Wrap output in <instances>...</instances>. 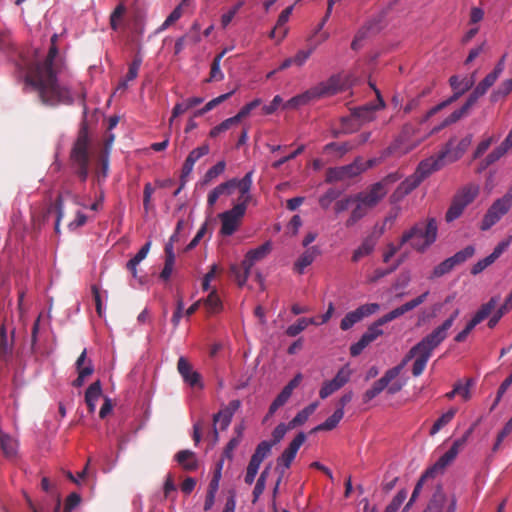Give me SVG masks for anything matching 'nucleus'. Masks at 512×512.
<instances>
[{"label":"nucleus","mask_w":512,"mask_h":512,"mask_svg":"<svg viewBox=\"0 0 512 512\" xmlns=\"http://www.w3.org/2000/svg\"><path fill=\"white\" fill-rule=\"evenodd\" d=\"M343 416L344 411L342 409H336L330 417H328L323 423L316 426L312 432L333 430L339 424Z\"/></svg>","instance_id":"33"},{"label":"nucleus","mask_w":512,"mask_h":512,"mask_svg":"<svg viewBox=\"0 0 512 512\" xmlns=\"http://www.w3.org/2000/svg\"><path fill=\"white\" fill-rule=\"evenodd\" d=\"M312 323L313 319L299 318L295 324H292L287 328L286 334L290 337H295Z\"/></svg>","instance_id":"49"},{"label":"nucleus","mask_w":512,"mask_h":512,"mask_svg":"<svg viewBox=\"0 0 512 512\" xmlns=\"http://www.w3.org/2000/svg\"><path fill=\"white\" fill-rule=\"evenodd\" d=\"M465 208L466 207L463 204L459 203L456 199L453 198L451 205L445 214V220L447 222H452L458 219L462 215Z\"/></svg>","instance_id":"44"},{"label":"nucleus","mask_w":512,"mask_h":512,"mask_svg":"<svg viewBox=\"0 0 512 512\" xmlns=\"http://www.w3.org/2000/svg\"><path fill=\"white\" fill-rule=\"evenodd\" d=\"M293 429L290 427V424L280 423L275 427V429L272 432V440L269 441L270 443H273V446L277 443H279L285 436L288 430Z\"/></svg>","instance_id":"60"},{"label":"nucleus","mask_w":512,"mask_h":512,"mask_svg":"<svg viewBox=\"0 0 512 512\" xmlns=\"http://www.w3.org/2000/svg\"><path fill=\"white\" fill-rule=\"evenodd\" d=\"M315 101L314 97H312L311 90L298 94L291 99H289L286 103L283 104L284 109H297L301 106L307 105L308 103Z\"/></svg>","instance_id":"30"},{"label":"nucleus","mask_w":512,"mask_h":512,"mask_svg":"<svg viewBox=\"0 0 512 512\" xmlns=\"http://www.w3.org/2000/svg\"><path fill=\"white\" fill-rule=\"evenodd\" d=\"M386 194L387 188H383V183H375L367 191L357 194L354 201L361 202L370 210L375 207Z\"/></svg>","instance_id":"15"},{"label":"nucleus","mask_w":512,"mask_h":512,"mask_svg":"<svg viewBox=\"0 0 512 512\" xmlns=\"http://www.w3.org/2000/svg\"><path fill=\"white\" fill-rule=\"evenodd\" d=\"M475 253V248L472 245L466 246L464 249L458 251L453 256L449 257L454 267L464 263L471 258Z\"/></svg>","instance_id":"39"},{"label":"nucleus","mask_w":512,"mask_h":512,"mask_svg":"<svg viewBox=\"0 0 512 512\" xmlns=\"http://www.w3.org/2000/svg\"><path fill=\"white\" fill-rule=\"evenodd\" d=\"M446 163L448 162L445 157H442V152L440 151L437 156L421 161L415 171V174L418 177H421V181H423L433 172L440 170Z\"/></svg>","instance_id":"17"},{"label":"nucleus","mask_w":512,"mask_h":512,"mask_svg":"<svg viewBox=\"0 0 512 512\" xmlns=\"http://www.w3.org/2000/svg\"><path fill=\"white\" fill-rule=\"evenodd\" d=\"M204 307L208 314H217L222 311L223 304L216 291L213 289L203 301Z\"/></svg>","instance_id":"31"},{"label":"nucleus","mask_w":512,"mask_h":512,"mask_svg":"<svg viewBox=\"0 0 512 512\" xmlns=\"http://www.w3.org/2000/svg\"><path fill=\"white\" fill-rule=\"evenodd\" d=\"M454 269V265L449 258L442 261L440 264L434 267L431 278H439Z\"/></svg>","instance_id":"55"},{"label":"nucleus","mask_w":512,"mask_h":512,"mask_svg":"<svg viewBox=\"0 0 512 512\" xmlns=\"http://www.w3.org/2000/svg\"><path fill=\"white\" fill-rule=\"evenodd\" d=\"M226 52H227V50L222 51L220 54H218L213 59L212 64H211L210 79H209V81H211V80L219 81V80H222L224 78V74L222 73V71L220 69V62H221V59L223 58V56L225 55Z\"/></svg>","instance_id":"50"},{"label":"nucleus","mask_w":512,"mask_h":512,"mask_svg":"<svg viewBox=\"0 0 512 512\" xmlns=\"http://www.w3.org/2000/svg\"><path fill=\"white\" fill-rule=\"evenodd\" d=\"M369 209L362 204L361 202H357L355 208L352 210L350 217L347 219L345 225L347 227L354 226L360 219H362L367 213Z\"/></svg>","instance_id":"42"},{"label":"nucleus","mask_w":512,"mask_h":512,"mask_svg":"<svg viewBox=\"0 0 512 512\" xmlns=\"http://www.w3.org/2000/svg\"><path fill=\"white\" fill-rule=\"evenodd\" d=\"M407 497L406 490H400L387 505L384 512H397Z\"/></svg>","instance_id":"54"},{"label":"nucleus","mask_w":512,"mask_h":512,"mask_svg":"<svg viewBox=\"0 0 512 512\" xmlns=\"http://www.w3.org/2000/svg\"><path fill=\"white\" fill-rule=\"evenodd\" d=\"M409 311V307L406 305V303H404L403 305L393 309L392 311L380 317L378 319V324H386L388 322H391Z\"/></svg>","instance_id":"43"},{"label":"nucleus","mask_w":512,"mask_h":512,"mask_svg":"<svg viewBox=\"0 0 512 512\" xmlns=\"http://www.w3.org/2000/svg\"><path fill=\"white\" fill-rule=\"evenodd\" d=\"M56 42L57 35L54 34L46 57L32 63L25 75V83L37 92L41 103L51 107L71 105L74 102L71 90L58 82V75L65 69V62L59 55Z\"/></svg>","instance_id":"1"},{"label":"nucleus","mask_w":512,"mask_h":512,"mask_svg":"<svg viewBox=\"0 0 512 512\" xmlns=\"http://www.w3.org/2000/svg\"><path fill=\"white\" fill-rule=\"evenodd\" d=\"M175 461L187 472L196 471L199 461L196 454L191 450H180L174 456Z\"/></svg>","instance_id":"20"},{"label":"nucleus","mask_w":512,"mask_h":512,"mask_svg":"<svg viewBox=\"0 0 512 512\" xmlns=\"http://www.w3.org/2000/svg\"><path fill=\"white\" fill-rule=\"evenodd\" d=\"M226 168L225 161H219L214 166H212L204 175V183H209L219 175H221Z\"/></svg>","instance_id":"53"},{"label":"nucleus","mask_w":512,"mask_h":512,"mask_svg":"<svg viewBox=\"0 0 512 512\" xmlns=\"http://www.w3.org/2000/svg\"><path fill=\"white\" fill-rule=\"evenodd\" d=\"M380 309L378 303H367L359 306L354 311L348 312L341 320L340 328L343 331L349 330L356 323L360 322L363 318L376 313Z\"/></svg>","instance_id":"12"},{"label":"nucleus","mask_w":512,"mask_h":512,"mask_svg":"<svg viewBox=\"0 0 512 512\" xmlns=\"http://www.w3.org/2000/svg\"><path fill=\"white\" fill-rule=\"evenodd\" d=\"M377 104L369 103L351 109L350 117H342L341 123L344 133L356 131L361 124L371 122L375 118V111L385 107V102L379 90H376Z\"/></svg>","instance_id":"4"},{"label":"nucleus","mask_w":512,"mask_h":512,"mask_svg":"<svg viewBox=\"0 0 512 512\" xmlns=\"http://www.w3.org/2000/svg\"><path fill=\"white\" fill-rule=\"evenodd\" d=\"M383 325L384 324H378L377 319L368 327L367 331L361 336V338L364 339V341L369 345L383 334V330L380 328Z\"/></svg>","instance_id":"45"},{"label":"nucleus","mask_w":512,"mask_h":512,"mask_svg":"<svg viewBox=\"0 0 512 512\" xmlns=\"http://www.w3.org/2000/svg\"><path fill=\"white\" fill-rule=\"evenodd\" d=\"M478 194L479 186L475 184H468L459 189L453 198L456 199L459 203L463 204L465 207H467L475 200Z\"/></svg>","instance_id":"23"},{"label":"nucleus","mask_w":512,"mask_h":512,"mask_svg":"<svg viewBox=\"0 0 512 512\" xmlns=\"http://www.w3.org/2000/svg\"><path fill=\"white\" fill-rule=\"evenodd\" d=\"M251 200H241L237 202L230 210L224 211L218 215L221 220L220 233L223 236L234 234L242 223L247 206Z\"/></svg>","instance_id":"6"},{"label":"nucleus","mask_w":512,"mask_h":512,"mask_svg":"<svg viewBox=\"0 0 512 512\" xmlns=\"http://www.w3.org/2000/svg\"><path fill=\"white\" fill-rule=\"evenodd\" d=\"M243 5L244 1L240 0L231 9H229L228 12L224 13L221 16V24L223 27H227L231 23L232 19L237 14V12L242 8Z\"/></svg>","instance_id":"63"},{"label":"nucleus","mask_w":512,"mask_h":512,"mask_svg":"<svg viewBox=\"0 0 512 512\" xmlns=\"http://www.w3.org/2000/svg\"><path fill=\"white\" fill-rule=\"evenodd\" d=\"M438 346V343L435 342V340L428 334L409 350L398 365L389 370L392 373L394 372L395 376L398 377L407 363L415 358L412 367V374L413 376L418 377L424 372L427 362L432 356L433 350Z\"/></svg>","instance_id":"3"},{"label":"nucleus","mask_w":512,"mask_h":512,"mask_svg":"<svg viewBox=\"0 0 512 512\" xmlns=\"http://www.w3.org/2000/svg\"><path fill=\"white\" fill-rule=\"evenodd\" d=\"M89 137L86 130L82 129L72 147L70 159L75 167V173L81 181H86L89 174Z\"/></svg>","instance_id":"5"},{"label":"nucleus","mask_w":512,"mask_h":512,"mask_svg":"<svg viewBox=\"0 0 512 512\" xmlns=\"http://www.w3.org/2000/svg\"><path fill=\"white\" fill-rule=\"evenodd\" d=\"M421 182V177H418L414 173L399 184L393 194V197L396 199L403 198L404 196L411 193L414 189H416Z\"/></svg>","instance_id":"24"},{"label":"nucleus","mask_w":512,"mask_h":512,"mask_svg":"<svg viewBox=\"0 0 512 512\" xmlns=\"http://www.w3.org/2000/svg\"><path fill=\"white\" fill-rule=\"evenodd\" d=\"M261 99L257 98V99H254L253 101L247 103L246 105H244L240 110L239 112L234 116L235 119H237L238 122L241 121V119L247 117L251 111H253L255 108H257L258 106L261 105Z\"/></svg>","instance_id":"59"},{"label":"nucleus","mask_w":512,"mask_h":512,"mask_svg":"<svg viewBox=\"0 0 512 512\" xmlns=\"http://www.w3.org/2000/svg\"><path fill=\"white\" fill-rule=\"evenodd\" d=\"M512 92V79H506L500 86L491 94V101L497 102L500 98L506 97Z\"/></svg>","instance_id":"48"},{"label":"nucleus","mask_w":512,"mask_h":512,"mask_svg":"<svg viewBox=\"0 0 512 512\" xmlns=\"http://www.w3.org/2000/svg\"><path fill=\"white\" fill-rule=\"evenodd\" d=\"M317 407H318V403L313 402V403L309 404L308 406H306L301 411H299L296 414V416L289 422L290 427H292L294 429L300 425H303L308 420V418L315 412Z\"/></svg>","instance_id":"34"},{"label":"nucleus","mask_w":512,"mask_h":512,"mask_svg":"<svg viewBox=\"0 0 512 512\" xmlns=\"http://www.w3.org/2000/svg\"><path fill=\"white\" fill-rule=\"evenodd\" d=\"M102 385L100 380H97L89 385L85 392V403L88 407L89 413L93 414L96 410V403L101 397Z\"/></svg>","instance_id":"22"},{"label":"nucleus","mask_w":512,"mask_h":512,"mask_svg":"<svg viewBox=\"0 0 512 512\" xmlns=\"http://www.w3.org/2000/svg\"><path fill=\"white\" fill-rule=\"evenodd\" d=\"M314 100L330 97L345 90V82L340 74L332 75L326 81L310 88Z\"/></svg>","instance_id":"11"},{"label":"nucleus","mask_w":512,"mask_h":512,"mask_svg":"<svg viewBox=\"0 0 512 512\" xmlns=\"http://www.w3.org/2000/svg\"><path fill=\"white\" fill-rule=\"evenodd\" d=\"M477 426V423H474L470 426V428L464 433V435L452 443L451 447L449 448L451 451H453L456 455L459 454V452L464 448L466 445L469 437L472 435L473 431L475 430Z\"/></svg>","instance_id":"47"},{"label":"nucleus","mask_w":512,"mask_h":512,"mask_svg":"<svg viewBox=\"0 0 512 512\" xmlns=\"http://www.w3.org/2000/svg\"><path fill=\"white\" fill-rule=\"evenodd\" d=\"M511 243L512 235L508 236L506 239L499 242L490 255H488L484 259L479 260L472 266L471 274L477 275L484 271L488 266L493 264L502 255L503 252L507 250Z\"/></svg>","instance_id":"14"},{"label":"nucleus","mask_w":512,"mask_h":512,"mask_svg":"<svg viewBox=\"0 0 512 512\" xmlns=\"http://www.w3.org/2000/svg\"><path fill=\"white\" fill-rule=\"evenodd\" d=\"M320 251L316 246L308 248L304 253L300 255L297 261L294 263V270L298 274H303L306 267L311 265Z\"/></svg>","instance_id":"25"},{"label":"nucleus","mask_w":512,"mask_h":512,"mask_svg":"<svg viewBox=\"0 0 512 512\" xmlns=\"http://www.w3.org/2000/svg\"><path fill=\"white\" fill-rule=\"evenodd\" d=\"M0 447L5 457L13 458L17 454V441L10 435L0 432Z\"/></svg>","instance_id":"28"},{"label":"nucleus","mask_w":512,"mask_h":512,"mask_svg":"<svg viewBox=\"0 0 512 512\" xmlns=\"http://www.w3.org/2000/svg\"><path fill=\"white\" fill-rule=\"evenodd\" d=\"M457 455L451 451L450 449L445 452L438 460L437 462L430 468L429 470H432V473L435 475L437 473H442L447 466H449L455 459Z\"/></svg>","instance_id":"35"},{"label":"nucleus","mask_w":512,"mask_h":512,"mask_svg":"<svg viewBox=\"0 0 512 512\" xmlns=\"http://www.w3.org/2000/svg\"><path fill=\"white\" fill-rule=\"evenodd\" d=\"M475 253V248L472 245L466 246L464 249L458 251L453 256L449 257L454 267L464 263L471 258Z\"/></svg>","instance_id":"41"},{"label":"nucleus","mask_w":512,"mask_h":512,"mask_svg":"<svg viewBox=\"0 0 512 512\" xmlns=\"http://www.w3.org/2000/svg\"><path fill=\"white\" fill-rule=\"evenodd\" d=\"M437 232V222L434 218L417 222L403 233L400 246L409 243L414 250L423 253L436 241Z\"/></svg>","instance_id":"2"},{"label":"nucleus","mask_w":512,"mask_h":512,"mask_svg":"<svg viewBox=\"0 0 512 512\" xmlns=\"http://www.w3.org/2000/svg\"><path fill=\"white\" fill-rule=\"evenodd\" d=\"M382 16L378 15L377 17L369 20L363 27H361L356 33L355 37L360 42H362L369 34H374L379 32L382 29Z\"/></svg>","instance_id":"26"},{"label":"nucleus","mask_w":512,"mask_h":512,"mask_svg":"<svg viewBox=\"0 0 512 512\" xmlns=\"http://www.w3.org/2000/svg\"><path fill=\"white\" fill-rule=\"evenodd\" d=\"M435 476L436 475L434 473H432V470H429V469H427L421 475V477L419 478V480L417 481V483H416V485L414 487V490L412 492L411 498H410L409 502L406 504L404 510H407L412 505V503L416 500V498L419 496V494H420V492L422 490V487L425 484V482L428 479L434 478Z\"/></svg>","instance_id":"38"},{"label":"nucleus","mask_w":512,"mask_h":512,"mask_svg":"<svg viewBox=\"0 0 512 512\" xmlns=\"http://www.w3.org/2000/svg\"><path fill=\"white\" fill-rule=\"evenodd\" d=\"M339 389H341V387L334 379L325 381L319 391V396L321 399H326Z\"/></svg>","instance_id":"56"},{"label":"nucleus","mask_w":512,"mask_h":512,"mask_svg":"<svg viewBox=\"0 0 512 512\" xmlns=\"http://www.w3.org/2000/svg\"><path fill=\"white\" fill-rule=\"evenodd\" d=\"M375 245L376 240L372 236L365 238L361 245L356 250H354L352 261L358 262L361 258L371 254L375 248Z\"/></svg>","instance_id":"29"},{"label":"nucleus","mask_w":512,"mask_h":512,"mask_svg":"<svg viewBox=\"0 0 512 512\" xmlns=\"http://www.w3.org/2000/svg\"><path fill=\"white\" fill-rule=\"evenodd\" d=\"M460 310L456 309L448 319L435 328L429 335L440 345L447 337L448 330L452 327L455 319L459 316Z\"/></svg>","instance_id":"21"},{"label":"nucleus","mask_w":512,"mask_h":512,"mask_svg":"<svg viewBox=\"0 0 512 512\" xmlns=\"http://www.w3.org/2000/svg\"><path fill=\"white\" fill-rule=\"evenodd\" d=\"M457 498L447 496L441 485H437L423 512H456Z\"/></svg>","instance_id":"9"},{"label":"nucleus","mask_w":512,"mask_h":512,"mask_svg":"<svg viewBox=\"0 0 512 512\" xmlns=\"http://www.w3.org/2000/svg\"><path fill=\"white\" fill-rule=\"evenodd\" d=\"M271 251L272 244L270 241L263 243L255 249L249 250L241 263L243 270L250 272L254 264L266 258Z\"/></svg>","instance_id":"16"},{"label":"nucleus","mask_w":512,"mask_h":512,"mask_svg":"<svg viewBox=\"0 0 512 512\" xmlns=\"http://www.w3.org/2000/svg\"><path fill=\"white\" fill-rule=\"evenodd\" d=\"M474 384L473 380L471 378L466 379L465 383L463 384L461 381L457 382L454 385V389H458V392L456 395H460L464 400L470 399V388Z\"/></svg>","instance_id":"61"},{"label":"nucleus","mask_w":512,"mask_h":512,"mask_svg":"<svg viewBox=\"0 0 512 512\" xmlns=\"http://www.w3.org/2000/svg\"><path fill=\"white\" fill-rule=\"evenodd\" d=\"M468 114V111H466L463 106L457 110H455L454 112H452L443 122L442 124L436 129V130H440L448 125H451L455 122H457L458 120H460L462 117H464L465 115Z\"/></svg>","instance_id":"62"},{"label":"nucleus","mask_w":512,"mask_h":512,"mask_svg":"<svg viewBox=\"0 0 512 512\" xmlns=\"http://www.w3.org/2000/svg\"><path fill=\"white\" fill-rule=\"evenodd\" d=\"M125 12H126V7L124 4L120 3L119 5L116 6V8L114 9V11L112 12V14L110 16V25L113 30L118 29V23L124 16Z\"/></svg>","instance_id":"64"},{"label":"nucleus","mask_w":512,"mask_h":512,"mask_svg":"<svg viewBox=\"0 0 512 512\" xmlns=\"http://www.w3.org/2000/svg\"><path fill=\"white\" fill-rule=\"evenodd\" d=\"M240 406L241 401L234 399L230 401L227 406L213 415L212 444H215L219 439L218 427L220 430L227 429L231 423L233 415L240 408Z\"/></svg>","instance_id":"10"},{"label":"nucleus","mask_w":512,"mask_h":512,"mask_svg":"<svg viewBox=\"0 0 512 512\" xmlns=\"http://www.w3.org/2000/svg\"><path fill=\"white\" fill-rule=\"evenodd\" d=\"M475 253V248L472 245L466 246L464 249L458 251L453 256L449 257L454 267L464 263L471 258Z\"/></svg>","instance_id":"40"},{"label":"nucleus","mask_w":512,"mask_h":512,"mask_svg":"<svg viewBox=\"0 0 512 512\" xmlns=\"http://www.w3.org/2000/svg\"><path fill=\"white\" fill-rule=\"evenodd\" d=\"M455 141V139H450L441 150L442 157H445L448 163L455 162L462 157L472 143V135L465 136L456 145Z\"/></svg>","instance_id":"13"},{"label":"nucleus","mask_w":512,"mask_h":512,"mask_svg":"<svg viewBox=\"0 0 512 512\" xmlns=\"http://www.w3.org/2000/svg\"><path fill=\"white\" fill-rule=\"evenodd\" d=\"M512 194L507 193L502 198L497 199L487 210L480 225L482 231L489 230L495 225L511 208Z\"/></svg>","instance_id":"8"},{"label":"nucleus","mask_w":512,"mask_h":512,"mask_svg":"<svg viewBox=\"0 0 512 512\" xmlns=\"http://www.w3.org/2000/svg\"><path fill=\"white\" fill-rule=\"evenodd\" d=\"M306 440V435L303 432H299L295 438L290 442L289 446L285 449L286 452H288L290 455H292L294 458L296 457V454L302 444Z\"/></svg>","instance_id":"57"},{"label":"nucleus","mask_w":512,"mask_h":512,"mask_svg":"<svg viewBox=\"0 0 512 512\" xmlns=\"http://www.w3.org/2000/svg\"><path fill=\"white\" fill-rule=\"evenodd\" d=\"M498 300L499 298L498 297H492L487 303L481 305V307L479 308V310L475 313V315L473 316V320H475V322L477 324L481 323L484 319H486L491 313L492 311L495 309L497 303H498Z\"/></svg>","instance_id":"36"},{"label":"nucleus","mask_w":512,"mask_h":512,"mask_svg":"<svg viewBox=\"0 0 512 512\" xmlns=\"http://www.w3.org/2000/svg\"><path fill=\"white\" fill-rule=\"evenodd\" d=\"M210 151L208 144H203L200 147L193 149L187 156L181 171V178L184 179L191 174L195 163L203 156L207 155Z\"/></svg>","instance_id":"19"},{"label":"nucleus","mask_w":512,"mask_h":512,"mask_svg":"<svg viewBox=\"0 0 512 512\" xmlns=\"http://www.w3.org/2000/svg\"><path fill=\"white\" fill-rule=\"evenodd\" d=\"M354 148L355 145L350 141L343 143L330 142L324 146V152L336 151L340 156H342Z\"/></svg>","instance_id":"46"},{"label":"nucleus","mask_w":512,"mask_h":512,"mask_svg":"<svg viewBox=\"0 0 512 512\" xmlns=\"http://www.w3.org/2000/svg\"><path fill=\"white\" fill-rule=\"evenodd\" d=\"M253 173L251 170L247 172L242 179L232 178L216 186L214 190L220 195H231L235 189H239L240 196L238 202L241 200H251L252 195L250 190L253 183Z\"/></svg>","instance_id":"7"},{"label":"nucleus","mask_w":512,"mask_h":512,"mask_svg":"<svg viewBox=\"0 0 512 512\" xmlns=\"http://www.w3.org/2000/svg\"><path fill=\"white\" fill-rule=\"evenodd\" d=\"M238 121L237 119H235V117H230L226 120H224L223 122H221L219 125L213 127L211 130H210V133H209V136L212 137V138H215L217 137L219 134L227 131L228 129H230L234 124H237Z\"/></svg>","instance_id":"52"},{"label":"nucleus","mask_w":512,"mask_h":512,"mask_svg":"<svg viewBox=\"0 0 512 512\" xmlns=\"http://www.w3.org/2000/svg\"><path fill=\"white\" fill-rule=\"evenodd\" d=\"M177 370L185 383L191 387L203 388L201 375L194 371L192 365L185 357H180L177 362Z\"/></svg>","instance_id":"18"},{"label":"nucleus","mask_w":512,"mask_h":512,"mask_svg":"<svg viewBox=\"0 0 512 512\" xmlns=\"http://www.w3.org/2000/svg\"><path fill=\"white\" fill-rule=\"evenodd\" d=\"M395 378H396L395 373L394 372L392 373L388 369L380 379H378L376 382H374L372 387L381 393L385 388L388 387L390 382H392Z\"/></svg>","instance_id":"58"},{"label":"nucleus","mask_w":512,"mask_h":512,"mask_svg":"<svg viewBox=\"0 0 512 512\" xmlns=\"http://www.w3.org/2000/svg\"><path fill=\"white\" fill-rule=\"evenodd\" d=\"M150 247H151V242L150 241L146 242L141 247V249L137 252V254L127 262L126 268L132 274V276L134 278H138L137 266L139 265V263L141 261H143L147 257V255L150 251Z\"/></svg>","instance_id":"27"},{"label":"nucleus","mask_w":512,"mask_h":512,"mask_svg":"<svg viewBox=\"0 0 512 512\" xmlns=\"http://www.w3.org/2000/svg\"><path fill=\"white\" fill-rule=\"evenodd\" d=\"M272 447L273 443H270L267 440L261 441L257 445L250 461L260 466L263 460L271 454Z\"/></svg>","instance_id":"32"},{"label":"nucleus","mask_w":512,"mask_h":512,"mask_svg":"<svg viewBox=\"0 0 512 512\" xmlns=\"http://www.w3.org/2000/svg\"><path fill=\"white\" fill-rule=\"evenodd\" d=\"M457 413V408H450L446 413L440 416L430 429V435L437 434L444 426L452 421Z\"/></svg>","instance_id":"37"},{"label":"nucleus","mask_w":512,"mask_h":512,"mask_svg":"<svg viewBox=\"0 0 512 512\" xmlns=\"http://www.w3.org/2000/svg\"><path fill=\"white\" fill-rule=\"evenodd\" d=\"M341 191L336 188L328 189L319 199V204L323 209H328L333 201L338 199Z\"/></svg>","instance_id":"51"}]
</instances>
